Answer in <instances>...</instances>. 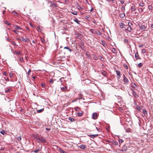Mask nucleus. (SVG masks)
<instances>
[{
	"label": "nucleus",
	"instance_id": "603ef678",
	"mask_svg": "<svg viewBox=\"0 0 153 153\" xmlns=\"http://www.w3.org/2000/svg\"><path fill=\"white\" fill-rule=\"evenodd\" d=\"M41 85L42 86V87H45V84L44 83H42Z\"/></svg>",
	"mask_w": 153,
	"mask_h": 153
},
{
	"label": "nucleus",
	"instance_id": "a19ab883",
	"mask_svg": "<svg viewBox=\"0 0 153 153\" xmlns=\"http://www.w3.org/2000/svg\"><path fill=\"white\" fill-rule=\"evenodd\" d=\"M93 58L95 60H96L97 59H98L97 57L96 56H95V55H94Z\"/></svg>",
	"mask_w": 153,
	"mask_h": 153
},
{
	"label": "nucleus",
	"instance_id": "1a4fd4ad",
	"mask_svg": "<svg viewBox=\"0 0 153 153\" xmlns=\"http://www.w3.org/2000/svg\"><path fill=\"white\" fill-rule=\"evenodd\" d=\"M139 6L141 7H143L145 6V3L143 2V1H140L139 3Z\"/></svg>",
	"mask_w": 153,
	"mask_h": 153
},
{
	"label": "nucleus",
	"instance_id": "4468645a",
	"mask_svg": "<svg viewBox=\"0 0 153 153\" xmlns=\"http://www.w3.org/2000/svg\"><path fill=\"white\" fill-rule=\"evenodd\" d=\"M21 38L22 39V40L24 42H29V39H28L26 38V39H25L24 37H21Z\"/></svg>",
	"mask_w": 153,
	"mask_h": 153
},
{
	"label": "nucleus",
	"instance_id": "f3484780",
	"mask_svg": "<svg viewBox=\"0 0 153 153\" xmlns=\"http://www.w3.org/2000/svg\"><path fill=\"white\" fill-rule=\"evenodd\" d=\"M100 43V44L102 45L104 47H105L107 45L106 43L104 41L102 40Z\"/></svg>",
	"mask_w": 153,
	"mask_h": 153
},
{
	"label": "nucleus",
	"instance_id": "c756f323",
	"mask_svg": "<svg viewBox=\"0 0 153 153\" xmlns=\"http://www.w3.org/2000/svg\"><path fill=\"white\" fill-rule=\"evenodd\" d=\"M125 7L123 5H122L121 6V10L122 12H124L125 10Z\"/></svg>",
	"mask_w": 153,
	"mask_h": 153
},
{
	"label": "nucleus",
	"instance_id": "dca6fc26",
	"mask_svg": "<svg viewBox=\"0 0 153 153\" xmlns=\"http://www.w3.org/2000/svg\"><path fill=\"white\" fill-rule=\"evenodd\" d=\"M132 30V27H131L128 26L127 27V29H125V30L127 31L128 32H130Z\"/></svg>",
	"mask_w": 153,
	"mask_h": 153
},
{
	"label": "nucleus",
	"instance_id": "37998d69",
	"mask_svg": "<svg viewBox=\"0 0 153 153\" xmlns=\"http://www.w3.org/2000/svg\"><path fill=\"white\" fill-rule=\"evenodd\" d=\"M15 52L17 54L20 55L21 54V52L19 51H15Z\"/></svg>",
	"mask_w": 153,
	"mask_h": 153
},
{
	"label": "nucleus",
	"instance_id": "680f3d73",
	"mask_svg": "<svg viewBox=\"0 0 153 153\" xmlns=\"http://www.w3.org/2000/svg\"><path fill=\"white\" fill-rule=\"evenodd\" d=\"M97 34L99 35H101V33L100 31H99Z\"/></svg>",
	"mask_w": 153,
	"mask_h": 153
},
{
	"label": "nucleus",
	"instance_id": "864d4df0",
	"mask_svg": "<svg viewBox=\"0 0 153 153\" xmlns=\"http://www.w3.org/2000/svg\"><path fill=\"white\" fill-rule=\"evenodd\" d=\"M12 43L13 45L14 46H15L16 45V43L12 41Z\"/></svg>",
	"mask_w": 153,
	"mask_h": 153
},
{
	"label": "nucleus",
	"instance_id": "cd10ccee",
	"mask_svg": "<svg viewBox=\"0 0 153 153\" xmlns=\"http://www.w3.org/2000/svg\"><path fill=\"white\" fill-rule=\"evenodd\" d=\"M44 110V109L42 108L41 109L37 110V112L38 113H40V112H42Z\"/></svg>",
	"mask_w": 153,
	"mask_h": 153
},
{
	"label": "nucleus",
	"instance_id": "338daca9",
	"mask_svg": "<svg viewBox=\"0 0 153 153\" xmlns=\"http://www.w3.org/2000/svg\"><path fill=\"white\" fill-rule=\"evenodd\" d=\"M10 77H12V76H13V74H11V73H10Z\"/></svg>",
	"mask_w": 153,
	"mask_h": 153
},
{
	"label": "nucleus",
	"instance_id": "412c9836",
	"mask_svg": "<svg viewBox=\"0 0 153 153\" xmlns=\"http://www.w3.org/2000/svg\"><path fill=\"white\" fill-rule=\"evenodd\" d=\"M153 8V6H152V5H149L148 6V9L150 11H152V8Z\"/></svg>",
	"mask_w": 153,
	"mask_h": 153
},
{
	"label": "nucleus",
	"instance_id": "79ce46f5",
	"mask_svg": "<svg viewBox=\"0 0 153 153\" xmlns=\"http://www.w3.org/2000/svg\"><path fill=\"white\" fill-rule=\"evenodd\" d=\"M53 81L52 79H51L49 80V82L51 84H52L53 83Z\"/></svg>",
	"mask_w": 153,
	"mask_h": 153
},
{
	"label": "nucleus",
	"instance_id": "f704fd0d",
	"mask_svg": "<svg viewBox=\"0 0 153 153\" xmlns=\"http://www.w3.org/2000/svg\"><path fill=\"white\" fill-rule=\"evenodd\" d=\"M4 22L5 23V24H6V25H10V24L9 22H7V21L6 20L4 21Z\"/></svg>",
	"mask_w": 153,
	"mask_h": 153
},
{
	"label": "nucleus",
	"instance_id": "2eb2a0df",
	"mask_svg": "<svg viewBox=\"0 0 153 153\" xmlns=\"http://www.w3.org/2000/svg\"><path fill=\"white\" fill-rule=\"evenodd\" d=\"M98 135V134H93V135H89L88 136L91 137L92 138H94V137L97 136Z\"/></svg>",
	"mask_w": 153,
	"mask_h": 153
},
{
	"label": "nucleus",
	"instance_id": "f257e3e1",
	"mask_svg": "<svg viewBox=\"0 0 153 153\" xmlns=\"http://www.w3.org/2000/svg\"><path fill=\"white\" fill-rule=\"evenodd\" d=\"M35 137L38 143L40 142L44 143L46 142V140L44 138L40 137L39 136H36Z\"/></svg>",
	"mask_w": 153,
	"mask_h": 153
},
{
	"label": "nucleus",
	"instance_id": "39448f33",
	"mask_svg": "<svg viewBox=\"0 0 153 153\" xmlns=\"http://www.w3.org/2000/svg\"><path fill=\"white\" fill-rule=\"evenodd\" d=\"M78 148L84 150L85 149L87 148L86 146L84 144L81 145L79 146H78Z\"/></svg>",
	"mask_w": 153,
	"mask_h": 153
},
{
	"label": "nucleus",
	"instance_id": "ea45409f",
	"mask_svg": "<svg viewBox=\"0 0 153 153\" xmlns=\"http://www.w3.org/2000/svg\"><path fill=\"white\" fill-rule=\"evenodd\" d=\"M119 143L120 144L122 143L123 142V140L122 139H120L119 140Z\"/></svg>",
	"mask_w": 153,
	"mask_h": 153
},
{
	"label": "nucleus",
	"instance_id": "6ab92c4d",
	"mask_svg": "<svg viewBox=\"0 0 153 153\" xmlns=\"http://www.w3.org/2000/svg\"><path fill=\"white\" fill-rule=\"evenodd\" d=\"M0 133L2 135H4L7 134V133L5 131L3 130L2 131H0Z\"/></svg>",
	"mask_w": 153,
	"mask_h": 153
},
{
	"label": "nucleus",
	"instance_id": "9b49d317",
	"mask_svg": "<svg viewBox=\"0 0 153 153\" xmlns=\"http://www.w3.org/2000/svg\"><path fill=\"white\" fill-rule=\"evenodd\" d=\"M76 7L79 11H81L82 10H83V8H82L78 4H76Z\"/></svg>",
	"mask_w": 153,
	"mask_h": 153
},
{
	"label": "nucleus",
	"instance_id": "5fc2aeb1",
	"mask_svg": "<svg viewBox=\"0 0 153 153\" xmlns=\"http://www.w3.org/2000/svg\"><path fill=\"white\" fill-rule=\"evenodd\" d=\"M124 42L127 43L128 42V40L126 39H124L123 40Z\"/></svg>",
	"mask_w": 153,
	"mask_h": 153
},
{
	"label": "nucleus",
	"instance_id": "c03bdc74",
	"mask_svg": "<svg viewBox=\"0 0 153 153\" xmlns=\"http://www.w3.org/2000/svg\"><path fill=\"white\" fill-rule=\"evenodd\" d=\"M13 31L16 34H18V33L19 32V31L17 30H13Z\"/></svg>",
	"mask_w": 153,
	"mask_h": 153
},
{
	"label": "nucleus",
	"instance_id": "0eeeda50",
	"mask_svg": "<svg viewBox=\"0 0 153 153\" xmlns=\"http://www.w3.org/2000/svg\"><path fill=\"white\" fill-rule=\"evenodd\" d=\"M98 115V114L96 113H94L92 114V118L93 119H96L97 118Z\"/></svg>",
	"mask_w": 153,
	"mask_h": 153
},
{
	"label": "nucleus",
	"instance_id": "c85d7f7f",
	"mask_svg": "<svg viewBox=\"0 0 153 153\" xmlns=\"http://www.w3.org/2000/svg\"><path fill=\"white\" fill-rule=\"evenodd\" d=\"M74 21L76 22L77 23L79 24V21L77 19H74Z\"/></svg>",
	"mask_w": 153,
	"mask_h": 153
},
{
	"label": "nucleus",
	"instance_id": "393cba45",
	"mask_svg": "<svg viewBox=\"0 0 153 153\" xmlns=\"http://www.w3.org/2000/svg\"><path fill=\"white\" fill-rule=\"evenodd\" d=\"M14 29H16L18 30H20L22 29L20 27L18 26L17 25H16L15 26Z\"/></svg>",
	"mask_w": 153,
	"mask_h": 153
},
{
	"label": "nucleus",
	"instance_id": "58836bf2",
	"mask_svg": "<svg viewBox=\"0 0 153 153\" xmlns=\"http://www.w3.org/2000/svg\"><path fill=\"white\" fill-rule=\"evenodd\" d=\"M146 51V50H145V49H142L141 51V53L142 54H144L145 53Z\"/></svg>",
	"mask_w": 153,
	"mask_h": 153
},
{
	"label": "nucleus",
	"instance_id": "e433bc0d",
	"mask_svg": "<svg viewBox=\"0 0 153 153\" xmlns=\"http://www.w3.org/2000/svg\"><path fill=\"white\" fill-rule=\"evenodd\" d=\"M138 10L139 12H142L143 11V9L141 8H139L138 9Z\"/></svg>",
	"mask_w": 153,
	"mask_h": 153
},
{
	"label": "nucleus",
	"instance_id": "f8f14e48",
	"mask_svg": "<svg viewBox=\"0 0 153 153\" xmlns=\"http://www.w3.org/2000/svg\"><path fill=\"white\" fill-rule=\"evenodd\" d=\"M119 25L120 27L121 28H125V26H126V25H124V24L122 22L120 23L119 24Z\"/></svg>",
	"mask_w": 153,
	"mask_h": 153
},
{
	"label": "nucleus",
	"instance_id": "4c0bfd02",
	"mask_svg": "<svg viewBox=\"0 0 153 153\" xmlns=\"http://www.w3.org/2000/svg\"><path fill=\"white\" fill-rule=\"evenodd\" d=\"M71 13L75 15H76L77 14V12L76 11H74Z\"/></svg>",
	"mask_w": 153,
	"mask_h": 153
},
{
	"label": "nucleus",
	"instance_id": "13d9d810",
	"mask_svg": "<svg viewBox=\"0 0 153 153\" xmlns=\"http://www.w3.org/2000/svg\"><path fill=\"white\" fill-rule=\"evenodd\" d=\"M30 72H31V70H30V69L29 70V71H28V73H27L28 75H29V74L30 73Z\"/></svg>",
	"mask_w": 153,
	"mask_h": 153
},
{
	"label": "nucleus",
	"instance_id": "de8ad7c7",
	"mask_svg": "<svg viewBox=\"0 0 153 153\" xmlns=\"http://www.w3.org/2000/svg\"><path fill=\"white\" fill-rule=\"evenodd\" d=\"M20 61L21 62H23V59L22 58L20 57Z\"/></svg>",
	"mask_w": 153,
	"mask_h": 153
},
{
	"label": "nucleus",
	"instance_id": "b1692460",
	"mask_svg": "<svg viewBox=\"0 0 153 153\" xmlns=\"http://www.w3.org/2000/svg\"><path fill=\"white\" fill-rule=\"evenodd\" d=\"M131 10L132 11H134L135 10L136 8L134 6H133L131 7Z\"/></svg>",
	"mask_w": 153,
	"mask_h": 153
},
{
	"label": "nucleus",
	"instance_id": "7ed1b4c3",
	"mask_svg": "<svg viewBox=\"0 0 153 153\" xmlns=\"http://www.w3.org/2000/svg\"><path fill=\"white\" fill-rule=\"evenodd\" d=\"M123 81L126 83L127 84H128L129 83V81L127 78L126 76L124 74H123Z\"/></svg>",
	"mask_w": 153,
	"mask_h": 153
},
{
	"label": "nucleus",
	"instance_id": "7c9ffc66",
	"mask_svg": "<svg viewBox=\"0 0 153 153\" xmlns=\"http://www.w3.org/2000/svg\"><path fill=\"white\" fill-rule=\"evenodd\" d=\"M68 119L70 120L71 122H73L75 120L74 118L71 117H69Z\"/></svg>",
	"mask_w": 153,
	"mask_h": 153
},
{
	"label": "nucleus",
	"instance_id": "4be33fe9",
	"mask_svg": "<svg viewBox=\"0 0 153 153\" xmlns=\"http://www.w3.org/2000/svg\"><path fill=\"white\" fill-rule=\"evenodd\" d=\"M16 138L19 140H20L22 139L21 136L20 135L19 136L16 135Z\"/></svg>",
	"mask_w": 153,
	"mask_h": 153
},
{
	"label": "nucleus",
	"instance_id": "8fccbe9b",
	"mask_svg": "<svg viewBox=\"0 0 153 153\" xmlns=\"http://www.w3.org/2000/svg\"><path fill=\"white\" fill-rule=\"evenodd\" d=\"M113 141H113H110V140H107V142H108L109 143H110L111 144H112Z\"/></svg>",
	"mask_w": 153,
	"mask_h": 153
},
{
	"label": "nucleus",
	"instance_id": "49530a36",
	"mask_svg": "<svg viewBox=\"0 0 153 153\" xmlns=\"http://www.w3.org/2000/svg\"><path fill=\"white\" fill-rule=\"evenodd\" d=\"M132 85L134 88L136 87H137V85L134 83H132Z\"/></svg>",
	"mask_w": 153,
	"mask_h": 153
},
{
	"label": "nucleus",
	"instance_id": "c9c22d12",
	"mask_svg": "<svg viewBox=\"0 0 153 153\" xmlns=\"http://www.w3.org/2000/svg\"><path fill=\"white\" fill-rule=\"evenodd\" d=\"M142 66H143V64L141 63H140L137 65V66L139 68L141 67Z\"/></svg>",
	"mask_w": 153,
	"mask_h": 153
},
{
	"label": "nucleus",
	"instance_id": "9d476101",
	"mask_svg": "<svg viewBox=\"0 0 153 153\" xmlns=\"http://www.w3.org/2000/svg\"><path fill=\"white\" fill-rule=\"evenodd\" d=\"M11 90V89L10 88H6L5 89V93L10 92Z\"/></svg>",
	"mask_w": 153,
	"mask_h": 153
},
{
	"label": "nucleus",
	"instance_id": "2f4dec72",
	"mask_svg": "<svg viewBox=\"0 0 153 153\" xmlns=\"http://www.w3.org/2000/svg\"><path fill=\"white\" fill-rule=\"evenodd\" d=\"M41 151V149H38L34 151V153H37V152H39Z\"/></svg>",
	"mask_w": 153,
	"mask_h": 153
},
{
	"label": "nucleus",
	"instance_id": "69168bd1",
	"mask_svg": "<svg viewBox=\"0 0 153 153\" xmlns=\"http://www.w3.org/2000/svg\"><path fill=\"white\" fill-rule=\"evenodd\" d=\"M80 12V13L81 15H83V12H81V11H79Z\"/></svg>",
	"mask_w": 153,
	"mask_h": 153
},
{
	"label": "nucleus",
	"instance_id": "6e6552de",
	"mask_svg": "<svg viewBox=\"0 0 153 153\" xmlns=\"http://www.w3.org/2000/svg\"><path fill=\"white\" fill-rule=\"evenodd\" d=\"M101 73L104 76L106 77L107 74L106 72L102 70L101 71Z\"/></svg>",
	"mask_w": 153,
	"mask_h": 153
},
{
	"label": "nucleus",
	"instance_id": "4d7b16f0",
	"mask_svg": "<svg viewBox=\"0 0 153 153\" xmlns=\"http://www.w3.org/2000/svg\"><path fill=\"white\" fill-rule=\"evenodd\" d=\"M46 130L47 131H49L51 130V129L49 128H46Z\"/></svg>",
	"mask_w": 153,
	"mask_h": 153
},
{
	"label": "nucleus",
	"instance_id": "a18cd8bd",
	"mask_svg": "<svg viewBox=\"0 0 153 153\" xmlns=\"http://www.w3.org/2000/svg\"><path fill=\"white\" fill-rule=\"evenodd\" d=\"M128 25L129 26H128L131 27V26L132 25V23L130 22H129L128 23Z\"/></svg>",
	"mask_w": 153,
	"mask_h": 153
},
{
	"label": "nucleus",
	"instance_id": "423d86ee",
	"mask_svg": "<svg viewBox=\"0 0 153 153\" xmlns=\"http://www.w3.org/2000/svg\"><path fill=\"white\" fill-rule=\"evenodd\" d=\"M132 94L135 98H137L139 97V96L135 92L134 89H132Z\"/></svg>",
	"mask_w": 153,
	"mask_h": 153
},
{
	"label": "nucleus",
	"instance_id": "052dcab7",
	"mask_svg": "<svg viewBox=\"0 0 153 153\" xmlns=\"http://www.w3.org/2000/svg\"><path fill=\"white\" fill-rule=\"evenodd\" d=\"M116 51V50L114 48H113L112 49V51L113 52H114L115 51Z\"/></svg>",
	"mask_w": 153,
	"mask_h": 153
},
{
	"label": "nucleus",
	"instance_id": "774afa93",
	"mask_svg": "<svg viewBox=\"0 0 153 153\" xmlns=\"http://www.w3.org/2000/svg\"><path fill=\"white\" fill-rule=\"evenodd\" d=\"M151 27L152 28H153V24H151Z\"/></svg>",
	"mask_w": 153,
	"mask_h": 153
},
{
	"label": "nucleus",
	"instance_id": "bb28decb",
	"mask_svg": "<svg viewBox=\"0 0 153 153\" xmlns=\"http://www.w3.org/2000/svg\"><path fill=\"white\" fill-rule=\"evenodd\" d=\"M64 49H67L68 50L70 51V52H71L72 51V50L71 49H70L68 47H64Z\"/></svg>",
	"mask_w": 153,
	"mask_h": 153
},
{
	"label": "nucleus",
	"instance_id": "f03ea898",
	"mask_svg": "<svg viewBox=\"0 0 153 153\" xmlns=\"http://www.w3.org/2000/svg\"><path fill=\"white\" fill-rule=\"evenodd\" d=\"M137 25L139 26L140 29L143 30H145V29L147 28V27L146 26L145 24L144 23H138Z\"/></svg>",
	"mask_w": 153,
	"mask_h": 153
},
{
	"label": "nucleus",
	"instance_id": "473e14b6",
	"mask_svg": "<svg viewBox=\"0 0 153 153\" xmlns=\"http://www.w3.org/2000/svg\"><path fill=\"white\" fill-rule=\"evenodd\" d=\"M116 74L117 76H120L121 73L120 71H116Z\"/></svg>",
	"mask_w": 153,
	"mask_h": 153
},
{
	"label": "nucleus",
	"instance_id": "0e129e2a",
	"mask_svg": "<svg viewBox=\"0 0 153 153\" xmlns=\"http://www.w3.org/2000/svg\"><path fill=\"white\" fill-rule=\"evenodd\" d=\"M6 72H4L3 73V74L4 75H6Z\"/></svg>",
	"mask_w": 153,
	"mask_h": 153
},
{
	"label": "nucleus",
	"instance_id": "a878e982",
	"mask_svg": "<svg viewBox=\"0 0 153 153\" xmlns=\"http://www.w3.org/2000/svg\"><path fill=\"white\" fill-rule=\"evenodd\" d=\"M127 147H126V146H124L123 147V149L121 150V151L122 152L126 151L127 150Z\"/></svg>",
	"mask_w": 153,
	"mask_h": 153
},
{
	"label": "nucleus",
	"instance_id": "e2e57ef3",
	"mask_svg": "<svg viewBox=\"0 0 153 153\" xmlns=\"http://www.w3.org/2000/svg\"><path fill=\"white\" fill-rule=\"evenodd\" d=\"M137 109L138 110H139L140 109V108L139 106H137L136 107Z\"/></svg>",
	"mask_w": 153,
	"mask_h": 153
},
{
	"label": "nucleus",
	"instance_id": "20e7f679",
	"mask_svg": "<svg viewBox=\"0 0 153 153\" xmlns=\"http://www.w3.org/2000/svg\"><path fill=\"white\" fill-rule=\"evenodd\" d=\"M135 57L136 60L141 59V58L140 56L137 51L135 53Z\"/></svg>",
	"mask_w": 153,
	"mask_h": 153
},
{
	"label": "nucleus",
	"instance_id": "5701e85b",
	"mask_svg": "<svg viewBox=\"0 0 153 153\" xmlns=\"http://www.w3.org/2000/svg\"><path fill=\"white\" fill-rule=\"evenodd\" d=\"M118 142H115L113 140L112 145H115V146H117L118 145Z\"/></svg>",
	"mask_w": 153,
	"mask_h": 153
},
{
	"label": "nucleus",
	"instance_id": "3c124183",
	"mask_svg": "<svg viewBox=\"0 0 153 153\" xmlns=\"http://www.w3.org/2000/svg\"><path fill=\"white\" fill-rule=\"evenodd\" d=\"M143 113H144V114H146L147 113V111L145 109H143Z\"/></svg>",
	"mask_w": 153,
	"mask_h": 153
},
{
	"label": "nucleus",
	"instance_id": "6e6d98bb",
	"mask_svg": "<svg viewBox=\"0 0 153 153\" xmlns=\"http://www.w3.org/2000/svg\"><path fill=\"white\" fill-rule=\"evenodd\" d=\"M124 67L126 69H128V67L126 65H124Z\"/></svg>",
	"mask_w": 153,
	"mask_h": 153
},
{
	"label": "nucleus",
	"instance_id": "a211bd4d",
	"mask_svg": "<svg viewBox=\"0 0 153 153\" xmlns=\"http://www.w3.org/2000/svg\"><path fill=\"white\" fill-rule=\"evenodd\" d=\"M83 114L82 111H81L77 113V115L79 117H80Z\"/></svg>",
	"mask_w": 153,
	"mask_h": 153
},
{
	"label": "nucleus",
	"instance_id": "aec40b11",
	"mask_svg": "<svg viewBox=\"0 0 153 153\" xmlns=\"http://www.w3.org/2000/svg\"><path fill=\"white\" fill-rule=\"evenodd\" d=\"M120 16L121 18H123L125 16V15L124 13H121L120 14Z\"/></svg>",
	"mask_w": 153,
	"mask_h": 153
},
{
	"label": "nucleus",
	"instance_id": "72a5a7b5",
	"mask_svg": "<svg viewBox=\"0 0 153 153\" xmlns=\"http://www.w3.org/2000/svg\"><path fill=\"white\" fill-rule=\"evenodd\" d=\"M79 99H81L83 98V97H82L83 95L80 93L79 94Z\"/></svg>",
	"mask_w": 153,
	"mask_h": 153
},
{
	"label": "nucleus",
	"instance_id": "ddd939ff",
	"mask_svg": "<svg viewBox=\"0 0 153 153\" xmlns=\"http://www.w3.org/2000/svg\"><path fill=\"white\" fill-rule=\"evenodd\" d=\"M61 90L62 91H68V88L66 86L63 87L61 88Z\"/></svg>",
	"mask_w": 153,
	"mask_h": 153
},
{
	"label": "nucleus",
	"instance_id": "09e8293b",
	"mask_svg": "<svg viewBox=\"0 0 153 153\" xmlns=\"http://www.w3.org/2000/svg\"><path fill=\"white\" fill-rule=\"evenodd\" d=\"M75 109L76 111H79V108H78V107H75Z\"/></svg>",
	"mask_w": 153,
	"mask_h": 153
},
{
	"label": "nucleus",
	"instance_id": "bf43d9fd",
	"mask_svg": "<svg viewBox=\"0 0 153 153\" xmlns=\"http://www.w3.org/2000/svg\"><path fill=\"white\" fill-rule=\"evenodd\" d=\"M120 3L122 4H123L124 3V1L122 0H120Z\"/></svg>",
	"mask_w": 153,
	"mask_h": 153
}]
</instances>
